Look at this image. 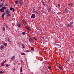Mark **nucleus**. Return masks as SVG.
I'll return each instance as SVG.
<instances>
[{"mask_svg": "<svg viewBox=\"0 0 74 74\" xmlns=\"http://www.w3.org/2000/svg\"><path fill=\"white\" fill-rule=\"evenodd\" d=\"M4 46H7V43H5L4 44Z\"/></svg>", "mask_w": 74, "mask_h": 74, "instance_id": "nucleus-19", "label": "nucleus"}, {"mask_svg": "<svg viewBox=\"0 0 74 74\" xmlns=\"http://www.w3.org/2000/svg\"><path fill=\"white\" fill-rule=\"evenodd\" d=\"M58 47H61V46H60V45H59Z\"/></svg>", "mask_w": 74, "mask_h": 74, "instance_id": "nucleus-43", "label": "nucleus"}, {"mask_svg": "<svg viewBox=\"0 0 74 74\" xmlns=\"http://www.w3.org/2000/svg\"><path fill=\"white\" fill-rule=\"evenodd\" d=\"M68 5H69H69H70V4H68Z\"/></svg>", "mask_w": 74, "mask_h": 74, "instance_id": "nucleus-48", "label": "nucleus"}, {"mask_svg": "<svg viewBox=\"0 0 74 74\" xmlns=\"http://www.w3.org/2000/svg\"><path fill=\"white\" fill-rule=\"evenodd\" d=\"M27 28L28 29H30V27H27Z\"/></svg>", "mask_w": 74, "mask_h": 74, "instance_id": "nucleus-25", "label": "nucleus"}, {"mask_svg": "<svg viewBox=\"0 0 74 74\" xmlns=\"http://www.w3.org/2000/svg\"><path fill=\"white\" fill-rule=\"evenodd\" d=\"M21 63H23V61L22 60H21Z\"/></svg>", "mask_w": 74, "mask_h": 74, "instance_id": "nucleus-42", "label": "nucleus"}, {"mask_svg": "<svg viewBox=\"0 0 74 74\" xmlns=\"http://www.w3.org/2000/svg\"><path fill=\"white\" fill-rule=\"evenodd\" d=\"M68 8V9H69V8Z\"/></svg>", "mask_w": 74, "mask_h": 74, "instance_id": "nucleus-53", "label": "nucleus"}, {"mask_svg": "<svg viewBox=\"0 0 74 74\" xmlns=\"http://www.w3.org/2000/svg\"><path fill=\"white\" fill-rule=\"evenodd\" d=\"M18 27H21V25L19 24H18Z\"/></svg>", "mask_w": 74, "mask_h": 74, "instance_id": "nucleus-30", "label": "nucleus"}, {"mask_svg": "<svg viewBox=\"0 0 74 74\" xmlns=\"http://www.w3.org/2000/svg\"><path fill=\"white\" fill-rule=\"evenodd\" d=\"M6 67H8L9 66V65H8V64H6Z\"/></svg>", "mask_w": 74, "mask_h": 74, "instance_id": "nucleus-32", "label": "nucleus"}, {"mask_svg": "<svg viewBox=\"0 0 74 74\" xmlns=\"http://www.w3.org/2000/svg\"><path fill=\"white\" fill-rule=\"evenodd\" d=\"M25 22V20L23 19V23H24V22Z\"/></svg>", "mask_w": 74, "mask_h": 74, "instance_id": "nucleus-29", "label": "nucleus"}, {"mask_svg": "<svg viewBox=\"0 0 74 74\" xmlns=\"http://www.w3.org/2000/svg\"><path fill=\"white\" fill-rule=\"evenodd\" d=\"M5 13L6 14H10V10L8 9H7L6 10Z\"/></svg>", "mask_w": 74, "mask_h": 74, "instance_id": "nucleus-3", "label": "nucleus"}, {"mask_svg": "<svg viewBox=\"0 0 74 74\" xmlns=\"http://www.w3.org/2000/svg\"><path fill=\"white\" fill-rule=\"evenodd\" d=\"M58 6H59V7H60V4H58Z\"/></svg>", "mask_w": 74, "mask_h": 74, "instance_id": "nucleus-44", "label": "nucleus"}, {"mask_svg": "<svg viewBox=\"0 0 74 74\" xmlns=\"http://www.w3.org/2000/svg\"><path fill=\"white\" fill-rule=\"evenodd\" d=\"M22 69H23L22 66H21V69L20 70L21 72H22Z\"/></svg>", "mask_w": 74, "mask_h": 74, "instance_id": "nucleus-15", "label": "nucleus"}, {"mask_svg": "<svg viewBox=\"0 0 74 74\" xmlns=\"http://www.w3.org/2000/svg\"><path fill=\"white\" fill-rule=\"evenodd\" d=\"M21 74H23V73H21Z\"/></svg>", "mask_w": 74, "mask_h": 74, "instance_id": "nucleus-51", "label": "nucleus"}, {"mask_svg": "<svg viewBox=\"0 0 74 74\" xmlns=\"http://www.w3.org/2000/svg\"><path fill=\"white\" fill-rule=\"evenodd\" d=\"M12 10L14 12H15V9L14 8H12Z\"/></svg>", "mask_w": 74, "mask_h": 74, "instance_id": "nucleus-26", "label": "nucleus"}, {"mask_svg": "<svg viewBox=\"0 0 74 74\" xmlns=\"http://www.w3.org/2000/svg\"><path fill=\"white\" fill-rule=\"evenodd\" d=\"M5 15V13H4L2 15V16L3 18H4V16Z\"/></svg>", "mask_w": 74, "mask_h": 74, "instance_id": "nucleus-14", "label": "nucleus"}, {"mask_svg": "<svg viewBox=\"0 0 74 74\" xmlns=\"http://www.w3.org/2000/svg\"><path fill=\"white\" fill-rule=\"evenodd\" d=\"M4 48V46H3V45H2L0 46V49H3Z\"/></svg>", "mask_w": 74, "mask_h": 74, "instance_id": "nucleus-6", "label": "nucleus"}, {"mask_svg": "<svg viewBox=\"0 0 74 74\" xmlns=\"http://www.w3.org/2000/svg\"><path fill=\"white\" fill-rule=\"evenodd\" d=\"M59 69H60V70H62L63 69V68L61 66L59 68Z\"/></svg>", "mask_w": 74, "mask_h": 74, "instance_id": "nucleus-9", "label": "nucleus"}, {"mask_svg": "<svg viewBox=\"0 0 74 74\" xmlns=\"http://www.w3.org/2000/svg\"><path fill=\"white\" fill-rule=\"evenodd\" d=\"M0 7H3V5H2L0 4Z\"/></svg>", "mask_w": 74, "mask_h": 74, "instance_id": "nucleus-37", "label": "nucleus"}, {"mask_svg": "<svg viewBox=\"0 0 74 74\" xmlns=\"http://www.w3.org/2000/svg\"><path fill=\"white\" fill-rule=\"evenodd\" d=\"M23 23L24 25H26V23L25 22H24Z\"/></svg>", "mask_w": 74, "mask_h": 74, "instance_id": "nucleus-38", "label": "nucleus"}, {"mask_svg": "<svg viewBox=\"0 0 74 74\" xmlns=\"http://www.w3.org/2000/svg\"><path fill=\"white\" fill-rule=\"evenodd\" d=\"M31 50H32V51H34V48H32L31 49Z\"/></svg>", "mask_w": 74, "mask_h": 74, "instance_id": "nucleus-23", "label": "nucleus"}, {"mask_svg": "<svg viewBox=\"0 0 74 74\" xmlns=\"http://www.w3.org/2000/svg\"><path fill=\"white\" fill-rule=\"evenodd\" d=\"M15 59V57L14 56H13L11 58V60L12 61V60H14V59Z\"/></svg>", "mask_w": 74, "mask_h": 74, "instance_id": "nucleus-4", "label": "nucleus"}, {"mask_svg": "<svg viewBox=\"0 0 74 74\" xmlns=\"http://www.w3.org/2000/svg\"><path fill=\"white\" fill-rule=\"evenodd\" d=\"M26 52H29V51L27 50L26 51Z\"/></svg>", "mask_w": 74, "mask_h": 74, "instance_id": "nucleus-39", "label": "nucleus"}, {"mask_svg": "<svg viewBox=\"0 0 74 74\" xmlns=\"http://www.w3.org/2000/svg\"><path fill=\"white\" fill-rule=\"evenodd\" d=\"M37 11H38V9H37Z\"/></svg>", "mask_w": 74, "mask_h": 74, "instance_id": "nucleus-55", "label": "nucleus"}, {"mask_svg": "<svg viewBox=\"0 0 74 74\" xmlns=\"http://www.w3.org/2000/svg\"><path fill=\"white\" fill-rule=\"evenodd\" d=\"M59 71H58V73H59Z\"/></svg>", "mask_w": 74, "mask_h": 74, "instance_id": "nucleus-56", "label": "nucleus"}, {"mask_svg": "<svg viewBox=\"0 0 74 74\" xmlns=\"http://www.w3.org/2000/svg\"><path fill=\"white\" fill-rule=\"evenodd\" d=\"M66 26L67 27H68L70 28V29H72V28L71 27V26H70V25L67 24H66Z\"/></svg>", "mask_w": 74, "mask_h": 74, "instance_id": "nucleus-7", "label": "nucleus"}, {"mask_svg": "<svg viewBox=\"0 0 74 74\" xmlns=\"http://www.w3.org/2000/svg\"><path fill=\"white\" fill-rule=\"evenodd\" d=\"M30 29H29V31H30Z\"/></svg>", "mask_w": 74, "mask_h": 74, "instance_id": "nucleus-52", "label": "nucleus"}, {"mask_svg": "<svg viewBox=\"0 0 74 74\" xmlns=\"http://www.w3.org/2000/svg\"><path fill=\"white\" fill-rule=\"evenodd\" d=\"M34 39V40H37V38H35V37H34L33 38Z\"/></svg>", "mask_w": 74, "mask_h": 74, "instance_id": "nucleus-24", "label": "nucleus"}, {"mask_svg": "<svg viewBox=\"0 0 74 74\" xmlns=\"http://www.w3.org/2000/svg\"><path fill=\"white\" fill-rule=\"evenodd\" d=\"M47 7H48V5H46Z\"/></svg>", "mask_w": 74, "mask_h": 74, "instance_id": "nucleus-47", "label": "nucleus"}, {"mask_svg": "<svg viewBox=\"0 0 74 74\" xmlns=\"http://www.w3.org/2000/svg\"><path fill=\"white\" fill-rule=\"evenodd\" d=\"M22 0H19V1H22Z\"/></svg>", "mask_w": 74, "mask_h": 74, "instance_id": "nucleus-49", "label": "nucleus"}, {"mask_svg": "<svg viewBox=\"0 0 74 74\" xmlns=\"http://www.w3.org/2000/svg\"><path fill=\"white\" fill-rule=\"evenodd\" d=\"M2 73H3V72L2 71H1L0 72V74H2Z\"/></svg>", "mask_w": 74, "mask_h": 74, "instance_id": "nucleus-33", "label": "nucleus"}, {"mask_svg": "<svg viewBox=\"0 0 74 74\" xmlns=\"http://www.w3.org/2000/svg\"><path fill=\"white\" fill-rule=\"evenodd\" d=\"M61 66V65L59 63H58V65H57V67H58V68H59Z\"/></svg>", "mask_w": 74, "mask_h": 74, "instance_id": "nucleus-11", "label": "nucleus"}, {"mask_svg": "<svg viewBox=\"0 0 74 74\" xmlns=\"http://www.w3.org/2000/svg\"><path fill=\"white\" fill-rule=\"evenodd\" d=\"M32 12L33 13H34V14H35L36 15H37L38 14V12L36 11V10L35 9H33L32 10Z\"/></svg>", "mask_w": 74, "mask_h": 74, "instance_id": "nucleus-1", "label": "nucleus"}, {"mask_svg": "<svg viewBox=\"0 0 74 74\" xmlns=\"http://www.w3.org/2000/svg\"><path fill=\"white\" fill-rule=\"evenodd\" d=\"M70 5H71V6H72V4H70Z\"/></svg>", "mask_w": 74, "mask_h": 74, "instance_id": "nucleus-45", "label": "nucleus"}, {"mask_svg": "<svg viewBox=\"0 0 74 74\" xmlns=\"http://www.w3.org/2000/svg\"><path fill=\"white\" fill-rule=\"evenodd\" d=\"M22 46L23 48H25V45H23V44H22Z\"/></svg>", "mask_w": 74, "mask_h": 74, "instance_id": "nucleus-12", "label": "nucleus"}, {"mask_svg": "<svg viewBox=\"0 0 74 74\" xmlns=\"http://www.w3.org/2000/svg\"><path fill=\"white\" fill-rule=\"evenodd\" d=\"M11 16V14H9L7 15V16Z\"/></svg>", "mask_w": 74, "mask_h": 74, "instance_id": "nucleus-22", "label": "nucleus"}, {"mask_svg": "<svg viewBox=\"0 0 74 74\" xmlns=\"http://www.w3.org/2000/svg\"><path fill=\"white\" fill-rule=\"evenodd\" d=\"M7 62V60H5L3 62H2V64H4V63H5Z\"/></svg>", "mask_w": 74, "mask_h": 74, "instance_id": "nucleus-18", "label": "nucleus"}, {"mask_svg": "<svg viewBox=\"0 0 74 74\" xmlns=\"http://www.w3.org/2000/svg\"><path fill=\"white\" fill-rule=\"evenodd\" d=\"M21 55H25V53H21Z\"/></svg>", "mask_w": 74, "mask_h": 74, "instance_id": "nucleus-20", "label": "nucleus"}, {"mask_svg": "<svg viewBox=\"0 0 74 74\" xmlns=\"http://www.w3.org/2000/svg\"><path fill=\"white\" fill-rule=\"evenodd\" d=\"M26 30H28V28H27V26H26Z\"/></svg>", "mask_w": 74, "mask_h": 74, "instance_id": "nucleus-41", "label": "nucleus"}, {"mask_svg": "<svg viewBox=\"0 0 74 74\" xmlns=\"http://www.w3.org/2000/svg\"><path fill=\"white\" fill-rule=\"evenodd\" d=\"M19 3H20L21 5H22V4H23V1L21 0L20 1H19Z\"/></svg>", "mask_w": 74, "mask_h": 74, "instance_id": "nucleus-8", "label": "nucleus"}, {"mask_svg": "<svg viewBox=\"0 0 74 74\" xmlns=\"http://www.w3.org/2000/svg\"><path fill=\"white\" fill-rule=\"evenodd\" d=\"M29 41L30 42H33V40L32 39L29 38Z\"/></svg>", "mask_w": 74, "mask_h": 74, "instance_id": "nucleus-5", "label": "nucleus"}, {"mask_svg": "<svg viewBox=\"0 0 74 74\" xmlns=\"http://www.w3.org/2000/svg\"><path fill=\"white\" fill-rule=\"evenodd\" d=\"M1 1H3V0H1Z\"/></svg>", "mask_w": 74, "mask_h": 74, "instance_id": "nucleus-54", "label": "nucleus"}, {"mask_svg": "<svg viewBox=\"0 0 74 74\" xmlns=\"http://www.w3.org/2000/svg\"><path fill=\"white\" fill-rule=\"evenodd\" d=\"M2 9H3L4 10V9H6V7L5 6H4L2 8Z\"/></svg>", "mask_w": 74, "mask_h": 74, "instance_id": "nucleus-16", "label": "nucleus"}, {"mask_svg": "<svg viewBox=\"0 0 74 74\" xmlns=\"http://www.w3.org/2000/svg\"><path fill=\"white\" fill-rule=\"evenodd\" d=\"M73 23L72 22H71L70 23V25L72 27H73V26H72V25H73Z\"/></svg>", "mask_w": 74, "mask_h": 74, "instance_id": "nucleus-13", "label": "nucleus"}, {"mask_svg": "<svg viewBox=\"0 0 74 74\" xmlns=\"http://www.w3.org/2000/svg\"><path fill=\"white\" fill-rule=\"evenodd\" d=\"M1 66H4V64H2V63H1Z\"/></svg>", "mask_w": 74, "mask_h": 74, "instance_id": "nucleus-35", "label": "nucleus"}, {"mask_svg": "<svg viewBox=\"0 0 74 74\" xmlns=\"http://www.w3.org/2000/svg\"><path fill=\"white\" fill-rule=\"evenodd\" d=\"M4 72V73H5V72L4 71V72Z\"/></svg>", "mask_w": 74, "mask_h": 74, "instance_id": "nucleus-57", "label": "nucleus"}, {"mask_svg": "<svg viewBox=\"0 0 74 74\" xmlns=\"http://www.w3.org/2000/svg\"><path fill=\"white\" fill-rule=\"evenodd\" d=\"M48 68L49 69H51V66H48Z\"/></svg>", "mask_w": 74, "mask_h": 74, "instance_id": "nucleus-21", "label": "nucleus"}, {"mask_svg": "<svg viewBox=\"0 0 74 74\" xmlns=\"http://www.w3.org/2000/svg\"><path fill=\"white\" fill-rule=\"evenodd\" d=\"M0 11L1 12H4V10L2 9V8H1V9H0Z\"/></svg>", "mask_w": 74, "mask_h": 74, "instance_id": "nucleus-10", "label": "nucleus"}, {"mask_svg": "<svg viewBox=\"0 0 74 74\" xmlns=\"http://www.w3.org/2000/svg\"><path fill=\"white\" fill-rule=\"evenodd\" d=\"M54 45H55V46L57 45H57L56 44H54Z\"/></svg>", "mask_w": 74, "mask_h": 74, "instance_id": "nucleus-40", "label": "nucleus"}, {"mask_svg": "<svg viewBox=\"0 0 74 74\" xmlns=\"http://www.w3.org/2000/svg\"><path fill=\"white\" fill-rule=\"evenodd\" d=\"M22 34H23L24 35V34H26V33L23 32L22 33Z\"/></svg>", "mask_w": 74, "mask_h": 74, "instance_id": "nucleus-31", "label": "nucleus"}, {"mask_svg": "<svg viewBox=\"0 0 74 74\" xmlns=\"http://www.w3.org/2000/svg\"><path fill=\"white\" fill-rule=\"evenodd\" d=\"M6 27H8V26H7V25H6Z\"/></svg>", "mask_w": 74, "mask_h": 74, "instance_id": "nucleus-50", "label": "nucleus"}, {"mask_svg": "<svg viewBox=\"0 0 74 74\" xmlns=\"http://www.w3.org/2000/svg\"><path fill=\"white\" fill-rule=\"evenodd\" d=\"M67 9L65 10V13H67Z\"/></svg>", "mask_w": 74, "mask_h": 74, "instance_id": "nucleus-28", "label": "nucleus"}, {"mask_svg": "<svg viewBox=\"0 0 74 74\" xmlns=\"http://www.w3.org/2000/svg\"><path fill=\"white\" fill-rule=\"evenodd\" d=\"M5 5V6H7V5H8L6 4V5Z\"/></svg>", "mask_w": 74, "mask_h": 74, "instance_id": "nucleus-46", "label": "nucleus"}, {"mask_svg": "<svg viewBox=\"0 0 74 74\" xmlns=\"http://www.w3.org/2000/svg\"><path fill=\"white\" fill-rule=\"evenodd\" d=\"M42 4H43V5L45 6V4L44 3V2L43 1H42Z\"/></svg>", "mask_w": 74, "mask_h": 74, "instance_id": "nucleus-17", "label": "nucleus"}, {"mask_svg": "<svg viewBox=\"0 0 74 74\" xmlns=\"http://www.w3.org/2000/svg\"><path fill=\"white\" fill-rule=\"evenodd\" d=\"M5 29L4 27H3V31H5Z\"/></svg>", "mask_w": 74, "mask_h": 74, "instance_id": "nucleus-27", "label": "nucleus"}, {"mask_svg": "<svg viewBox=\"0 0 74 74\" xmlns=\"http://www.w3.org/2000/svg\"><path fill=\"white\" fill-rule=\"evenodd\" d=\"M34 18V19L35 18H36V14H32V16L31 17V19H32V18Z\"/></svg>", "mask_w": 74, "mask_h": 74, "instance_id": "nucleus-2", "label": "nucleus"}, {"mask_svg": "<svg viewBox=\"0 0 74 74\" xmlns=\"http://www.w3.org/2000/svg\"><path fill=\"white\" fill-rule=\"evenodd\" d=\"M10 10H12V8L11 7L10 8Z\"/></svg>", "mask_w": 74, "mask_h": 74, "instance_id": "nucleus-36", "label": "nucleus"}, {"mask_svg": "<svg viewBox=\"0 0 74 74\" xmlns=\"http://www.w3.org/2000/svg\"><path fill=\"white\" fill-rule=\"evenodd\" d=\"M15 3L16 4H17V3H18V1H15Z\"/></svg>", "mask_w": 74, "mask_h": 74, "instance_id": "nucleus-34", "label": "nucleus"}]
</instances>
